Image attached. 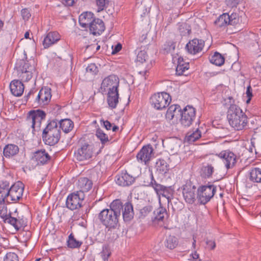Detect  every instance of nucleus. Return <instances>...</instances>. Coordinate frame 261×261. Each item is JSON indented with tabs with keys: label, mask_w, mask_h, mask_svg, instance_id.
<instances>
[{
	"label": "nucleus",
	"mask_w": 261,
	"mask_h": 261,
	"mask_svg": "<svg viewBox=\"0 0 261 261\" xmlns=\"http://www.w3.org/2000/svg\"><path fill=\"white\" fill-rule=\"evenodd\" d=\"M30 33L29 32H26L24 34V38L26 39L29 38Z\"/></svg>",
	"instance_id": "338daca9"
},
{
	"label": "nucleus",
	"mask_w": 261,
	"mask_h": 261,
	"mask_svg": "<svg viewBox=\"0 0 261 261\" xmlns=\"http://www.w3.org/2000/svg\"><path fill=\"white\" fill-rule=\"evenodd\" d=\"M60 40V35L57 32L48 33L44 38L43 45L45 48L49 47L50 45L56 43Z\"/></svg>",
	"instance_id": "b1692460"
},
{
	"label": "nucleus",
	"mask_w": 261,
	"mask_h": 261,
	"mask_svg": "<svg viewBox=\"0 0 261 261\" xmlns=\"http://www.w3.org/2000/svg\"><path fill=\"white\" fill-rule=\"evenodd\" d=\"M216 187L213 185L200 186L197 190V199L201 204L207 203L215 195Z\"/></svg>",
	"instance_id": "423d86ee"
},
{
	"label": "nucleus",
	"mask_w": 261,
	"mask_h": 261,
	"mask_svg": "<svg viewBox=\"0 0 261 261\" xmlns=\"http://www.w3.org/2000/svg\"><path fill=\"white\" fill-rule=\"evenodd\" d=\"M51 97L50 88L45 87L40 90L36 100L40 105H45L49 102Z\"/></svg>",
	"instance_id": "6ab92c4d"
},
{
	"label": "nucleus",
	"mask_w": 261,
	"mask_h": 261,
	"mask_svg": "<svg viewBox=\"0 0 261 261\" xmlns=\"http://www.w3.org/2000/svg\"><path fill=\"white\" fill-rule=\"evenodd\" d=\"M210 61L211 63L216 66H221L222 65L225 61L224 57L220 53L216 52L210 58Z\"/></svg>",
	"instance_id": "473e14b6"
},
{
	"label": "nucleus",
	"mask_w": 261,
	"mask_h": 261,
	"mask_svg": "<svg viewBox=\"0 0 261 261\" xmlns=\"http://www.w3.org/2000/svg\"><path fill=\"white\" fill-rule=\"evenodd\" d=\"M120 204L122 206L121 211L124 221L125 222L130 221L134 218V216L132 204L129 202H127L123 204L121 200Z\"/></svg>",
	"instance_id": "aec40b11"
},
{
	"label": "nucleus",
	"mask_w": 261,
	"mask_h": 261,
	"mask_svg": "<svg viewBox=\"0 0 261 261\" xmlns=\"http://www.w3.org/2000/svg\"><path fill=\"white\" fill-rule=\"evenodd\" d=\"M84 199V194L82 192L70 194L66 199L67 207L71 210H74L81 207L82 202Z\"/></svg>",
	"instance_id": "f8f14e48"
},
{
	"label": "nucleus",
	"mask_w": 261,
	"mask_h": 261,
	"mask_svg": "<svg viewBox=\"0 0 261 261\" xmlns=\"http://www.w3.org/2000/svg\"><path fill=\"white\" fill-rule=\"evenodd\" d=\"M59 124L60 129H62V130L65 133H67L71 130L73 127V122L70 119H62L58 122Z\"/></svg>",
	"instance_id": "c756f323"
},
{
	"label": "nucleus",
	"mask_w": 261,
	"mask_h": 261,
	"mask_svg": "<svg viewBox=\"0 0 261 261\" xmlns=\"http://www.w3.org/2000/svg\"><path fill=\"white\" fill-rule=\"evenodd\" d=\"M151 180L150 184L155 190L156 194L159 195H164L165 191H167V187L161 184H158L156 181L153 179V175L151 174Z\"/></svg>",
	"instance_id": "2f4dec72"
},
{
	"label": "nucleus",
	"mask_w": 261,
	"mask_h": 261,
	"mask_svg": "<svg viewBox=\"0 0 261 261\" xmlns=\"http://www.w3.org/2000/svg\"><path fill=\"white\" fill-rule=\"evenodd\" d=\"M21 15L24 20H28L31 16L30 11L27 9H23L21 10Z\"/></svg>",
	"instance_id": "603ef678"
},
{
	"label": "nucleus",
	"mask_w": 261,
	"mask_h": 261,
	"mask_svg": "<svg viewBox=\"0 0 261 261\" xmlns=\"http://www.w3.org/2000/svg\"><path fill=\"white\" fill-rule=\"evenodd\" d=\"M96 136L100 140L102 144H105L109 141L107 135L100 129H98L96 130Z\"/></svg>",
	"instance_id": "79ce46f5"
},
{
	"label": "nucleus",
	"mask_w": 261,
	"mask_h": 261,
	"mask_svg": "<svg viewBox=\"0 0 261 261\" xmlns=\"http://www.w3.org/2000/svg\"><path fill=\"white\" fill-rule=\"evenodd\" d=\"M82 243L75 240L74 236L71 233L68 237L67 241V246L70 248H75L80 247Z\"/></svg>",
	"instance_id": "ea45409f"
},
{
	"label": "nucleus",
	"mask_w": 261,
	"mask_h": 261,
	"mask_svg": "<svg viewBox=\"0 0 261 261\" xmlns=\"http://www.w3.org/2000/svg\"><path fill=\"white\" fill-rule=\"evenodd\" d=\"M93 153V147L88 143H84L74 152L75 159L79 161H83L91 159Z\"/></svg>",
	"instance_id": "9d476101"
},
{
	"label": "nucleus",
	"mask_w": 261,
	"mask_h": 261,
	"mask_svg": "<svg viewBox=\"0 0 261 261\" xmlns=\"http://www.w3.org/2000/svg\"><path fill=\"white\" fill-rule=\"evenodd\" d=\"M19 152L17 145L9 144L5 146L3 149V154L6 158H9L17 154Z\"/></svg>",
	"instance_id": "bb28decb"
},
{
	"label": "nucleus",
	"mask_w": 261,
	"mask_h": 261,
	"mask_svg": "<svg viewBox=\"0 0 261 261\" xmlns=\"http://www.w3.org/2000/svg\"><path fill=\"white\" fill-rule=\"evenodd\" d=\"M196 187L191 183H187L182 186V195L186 202L193 203L196 199Z\"/></svg>",
	"instance_id": "4468645a"
},
{
	"label": "nucleus",
	"mask_w": 261,
	"mask_h": 261,
	"mask_svg": "<svg viewBox=\"0 0 261 261\" xmlns=\"http://www.w3.org/2000/svg\"><path fill=\"white\" fill-rule=\"evenodd\" d=\"M139 13L141 17L144 16L148 11L145 6L141 5L138 7Z\"/></svg>",
	"instance_id": "3c124183"
},
{
	"label": "nucleus",
	"mask_w": 261,
	"mask_h": 261,
	"mask_svg": "<svg viewBox=\"0 0 261 261\" xmlns=\"http://www.w3.org/2000/svg\"><path fill=\"white\" fill-rule=\"evenodd\" d=\"M61 137V131L58 121L52 120L46 125L42 133L43 141L45 144L53 146L57 144Z\"/></svg>",
	"instance_id": "20e7f679"
},
{
	"label": "nucleus",
	"mask_w": 261,
	"mask_h": 261,
	"mask_svg": "<svg viewBox=\"0 0 261 261\" xmlns=\"http://www.w3.org/2000/svg\"><path fill=\"white\" fill-rule=\"evenodd\" d=\"M153 149L150 144L144 146L137 155L138 161L147 164L153 156Z\"/></svg>",
	"instance_id": "2eb2a0df"
},
{
	"label": "nucleus",
	"mask_w": 261,
	"mask_h": 261,
	"mask_svg": "<svg viewBox=\"0 0 261 261\" xmlns=\"http://www.w3.org/2000/svg\"><path fill=\"white\" fill-rule=\"evenodd\" d=\"M252 90L251 87L249 85L247 88L246 95L248 97L251 98L252 97Z\"/></svg>",
	"instance_id": "052dcab7"
},
{
	"label": "nucleus",
	"mask_w": 261,
	"mask_h": 261,
	"mask_svg": "<svg viewBox=\"0 0 261 261\" xmlns=\"http://www.w3.org/2000/svg\"><path fill=\"white\" fill-rule=\"evenodd\" d=\"M76 0H62L63 4L67 6H72Z\"/></svg>",
	"instance_id": "4d7b16f0"
},
{
	"label": "nucleus",
	"mask_w": 261,
	"mask_h": 261,
	"mask_svg": "<svg viewBox=\"0 0 261 261\" xmlns=\"http://www.w3.org/2000/svg\"><path fill=\"white\" fill-rule=\"evenodd\" d=\"M4 26V22L3 21L0 20V30L2 29Z\"/></svg>",
	"instance_id": "774afa93"
},
{
	"label": "nucleus",
	"mask_w": 261,
	"mask_h": 261,
	"mask_svg": "<svg viewBox=\"0 0 261 261\" xmlns=\"http://www.w3.org/2000/svg\"><path fill=\"white\" fill-rule=\"evenodd\" d=\"M227 117L229 124L237 130H242L247 123V117L242 110L237 105L233 103L227 111Z\"/></svg>",
	"instance_id": "7ed1b4c3"
},
{
	"label": "nucleus",
	"mask_w": 261,
	"mask_h": 261,
	"mask_svg": "<svg viewBox=\"0 0 261 261\" xmlns=\"http://www.w3.org/2000/svg\"><path fill=\"white\" fill-rule=\"evenodd\" d=\"M200 137L201 133L198 129H197L193 132H188L186 135V140L189 143H192L200 138Z\"/></svg>",
	"instance_id": "f704fd0d"
},
{
	"label": "nucleus",
	"mask_w": 261,
	"mask_h": 261,
	"mask_svg": "<svg viewBox=\"0 0 261 261\" xmlns=\"http://www.w3.org/2000/svg\"><path fill=\"white\" fill-rule=\"evenodd\" d=\"M191 256H192L193 259L194 260H196V259L199 258V254L196 252H195L194 253H192L191 254Z\"/></svg>",
	"instance_id": "680f3d73"
},
{
	"label": "nucleus",
	"mask_w": 261,
	"mask_h": 261,
	"mask_svg": "<svg viewBox=\"0 0 261 261\" xmlns=\"http://www.w3.org/2000/svg\"><path fill=\"white\" fill-rule=\"evenodd\" d=\"M21 182H17L12 185L9 190V199L10 201H16L22 197L23 187Z\"/></svg>",
	"instance_id": "dca6fc26"
},
{
	"label": "nucleus",
	"mask_w": 261,
	"mask_h": 261,
	"mask_svg": "<svg viewBox=\"0 0 261 261\" xmlns=\"http://www.w3.org/2000/svg\"><path fill=\"white\" fill-rule=\"evenodd\" d=\"M89 28L90 32L94 35L101 34L105 30L103 21L99 18H95Z\"/></svg>",
	"instance_id": "4be33fe9"
},
{
	"label": "nucleus",
	"mask_w": 261,
	"mask_h": 261,
	"mask_svg": "<svg viewBox=\"0 0 261 261\" xmlns=\"http://www.w3.org/2000/svg\"><path fill=\"white\" fill-rule=\"evenodd\" d=\"M100 45H97L95 44H91L88 45L86 47V49L95 50V51L98 50L100 49Z\"/></svg>",
	"instance_id": "6e6d98bb"
},
{
	"label": "nucleus",
	"mask_w": 261,
	"mask_h": 261,
	"mask_svg": "<svg viewBox=\"0 0 261 261\" xmlns=\"http://www.w3.org/2000/svg\"><path fill=\"white\" fill-rule=\"evenodd\" d=\"M95 18L92 13L86 12L80 15L79 21L81 27L89 28Z\"/></svg>",
	"instance_id": "5701e85b"
},
{
	"label": "nucleus",
	"mask_w": 261,
	"mask_h": 261,
	"mask_svg": "<svg viewBox=\"0 0 261 261\" xmlns=\"http://www.w3.org/2000/svg\"><path fill=\"white\" fill-rule=\"evenodd\" d=\"M122 206L120 200H114L110 205V208L104 209L98 215L101 223L109 229L116 228L121 215Z\"/></svg>",
	"instance_id": "f257e3e1"
},
{
	"label": "nucleus",
	"mask_w": 261,
	"mask_h": 261,
	"mask_svg": "<svg viewBox=\"0 0 261 261\" xmlns=\"http://www.w3.org/2000/svg\"><path fill=\"white\" fill-rule=\"evenodd\" d=\"M180 112V109L178 105H172L168 109L166 114V118L168 120H171L173 119L176 113Z\"/></svg>",
	"instance_id": "72a5a7b5"
},
{
	"label": "nucleus",
	"mask_w": 261,
	"mask_h": 261,
	"mask_svg": "<svg viewBox=\"0 0 261 261\" xmlns=\"http://www.w3.org/2000/svg\"><path fill=\"white\" fill-rule=\"evenodd\" d=\"M118 129H119L118 126H117L116 125H114L112 126V130L114 132L117 131L118 130Z\"/></svg>",
	"instance_id": "0e129e2a"
},
{
	"label": "nucleus",
	"mask_w": 261,
	"mask_h": 261,
	"mask_svg": "<svg viewBox=\"0 0 261 261\" xmlns=\"http://www.w3.org/2000/svg\"><path fill=\"white\" fill-rule=\"evenodd\" d=\"M182 59L181 60L180 58H179L176 69V74L178 75L183 74L185 71L189 69V64L186 63H182Z\"/></svg>",
	"instance_id": "58836bf2"
},
{
	"label": "nucleus",
	"mask_w": 261,
	"mask_h": 261,
	"mask_svg": "<svg viewBox=\"0 0 261 261\" xmlns=\"http://www.w3.org/2000/svg\"><path fill=\"white\" fill-rule=\"evenodd\" d=\"M240 17L236 13H223L220 15L215 21V24L218 28H221L227 25H235L239 23Z\"/></svg>",
	"instance_id": "0eeeda50"
},
{
	"label": "nucleus",
	"mask_w": 261,
	"mask_h": 261,
	"mask_svg": "<svg viewBox=\"0 0 261 261\" xmlns=\"http://www.w3.org/2000/svg\"><path fill=\"white\" fill-rule=\"evenodd\" d=\"M12 94L15 96H21L24 91V85L19 80H14L10 84Z\"/></svg>",
	"instance_id": "393cba45"
},
{
	"label": "nucleus",
	"mask_w": 261,
	"mask_h": 261,
	"mask_svg": "<svg viewBox=\"0 0 261 261\" xmlns=\"http://www.w3.org/2000/svg\"><path fill=\"white\" fill-rule=\"evenodd\" d=\"M0 217L3 219L5 223H8L12 225L16 231L23 229L27 225L25 220L18 217V218L11 217L10 214H8L7 208L4 203H0Z\"/></svg>",
	"instance_id": "39448f33"
},
{
	"label": "nucleus",
	"mask_w": 261,
	"mask_h": 261,
	"mask_svg": "<svg viewBox=\"0 0 261 261\" xmlns=\"http://www.w3.org/2000/svg\"><path fill=\"white\" fill-rule=\"evenodd\" d=\"M217 155L222 160L227 169L232 168L236 164L237 155L230 150L222 151Z\"/></svg>",
	"instance_id": "ddd939ff"
},
{
	"label": "nucleus",
	"mask_w": 261,
	"mask_h": 261,
	"mask_svg": "<svg viewBox=\"0 0 261 261\" xmlns=\"http://www.w3.org/2000/svg\"><path fill=\"white\" fill-rule=\"evenodd\" d=\"M156 164L157 170L161 174H165L169 170V165L167 163V162L164 160L159 159L156 162Z\"/></svg>",
	"instance_id": "c9c22d12"
},
{
	"label": "nucleus",
	"mask_w": 261,
	"mask_h": 261,
	"mask_svg": "<svg viewBox=\"0 0 261 261\" xmlns=\"http://www.w3.org/2000/svg\"><path fill=\"white\" fill-rule=\"evenodd\" d=\"M139 73L141 74H142L143 75L145 76L147 73V70H145L144 71H139Z\"/></svg>",
	"instance_id": "69168bd1"
},
{
	"label": "nucleus",
	"mask_w": 261,
	"mask_h": 261,
	"mask_svg": "<svg viewBox=\"0 0 261 261\" xmlns=\"http://www.w3.org/2000/svg\"><path fill=\"white\" fill-rule=\"evenodd\" d=\"M116 182L119 186L125 187L131 185L135 181V178L126 172H122L116 177Z\"/></svg>",
	"instance_id": "412c9836"
},
{
	"label": "nucleus",
	"mask_w": 261,
	"mask_h": 261,
	"mask_svg": "<svg viewBox=\"0 0 261 261\" xmlns=\"http://www.w3.org/2000/svg\"><path fill=\"white\" fill-rule=\"evenodd\" d=\"M4 261H18L17 255L13 252L7 253Z\"/></svg>",
	"instance_id": "de8ad7c7"
},
{
	"label": "nucleus",
	"mask_w": 261,
	"mask_h": 261,
	"mask_svg": "<svg viewBox=\"0 0 261 261\" xmlns=\"http://www.w3.org/2000/svg\"><path fill=\"white\" fill-rule=\"evenodd\" d=\"M150 100L154 108L157 110H162L169 105L171 99L167 93L161 92L154 94Z\"/></svg>",
	"instance_id": "6e6552de"
},
{
	"label": "nucleus",
	"mask_w": 261,
	"mask_h": 261,
	"mask_svg": "<svg viewBox=\"0 0 261 261\" xmlns=\"http://www.w3.org/2000/svg\"><path fill=\"white\" fill-rule=\"evenodd\" d=\"M152 207L151 205H147L141 208L140 211L139 218L143 219L147 217L152 212Z\"/></svg>",
	"instance_id": "37998d69"
},
{
	"label": "nucleus",
	"mask_w": 261,
	"mask_h": 261,
	"mask_svg": "<svg viewBox=\"0 0 261 261\" xmlns=\"http://www.w3.org/2000/svg\"><path fill=\"white\" fill-rule=\"evenodd\" d=\"M181 118L180 123L184 127H189L195 118V109L188 106L186 107L180 113Z\"/></svg>",
	"instance_id": "9b49d317"
},
{
	"label": "nucleus",
	"mask_w": 261,
	"mask_h": 261,
	"mask_svg": "<svg viewBox=\"0 0 261 261\" xmlns=\"http://www.w3.org/2000/svg\"><path fill=\"white\" fill-rule=\"evenodd\" d=\"M23 65L22 67V68L20 69V70H29V69L31 67H34V65H31V63H29L28 61L27 62H23Z\"/></svg>",
	"instance_id": "864d4df0"
},
{
	"label": "nucleus",
	"mask_w": 261,
	"mask_h": 261,
	"mask_svg": "<svg viewBox=\"0 0 261 261\" xmlns=\"http://www.w3.org/2000/svg\"><path fill=\"white\" fill-rule=\"evenodd\" d=\"M202 175L204 177L211 176L214 172V167L211 165L203 166L201 169Z\"/></svg>",
	"instance_id": "a19ab883"
},
{
	"label": "nucleus",
	"mask_w": 261,
	"mask_h": 261,
	"mask_svg": "<svg viewBox=\"0 0 261 261\" xmlns=\"http://www.w3.org/2000/svg\"><path fill=\"white\" fill-rule=\"evenodd\" d=\"M105 127L107 130H110L112 127V124L108 120L102 121Z\"/></svg>",
	"instance_id": "bf43d9fd"
},
{
	"label": "nucleus",
	"mask_w": 261,
	"mask_h": 261,
	"mask_svg": "<svg viewBox=\"0 0 261 261\" xmlns=\"http://www.w3.org/2000/svg\"><path fill=\"white\" fill-rule=\"evenodd\" d=\"M119 78L113 74L105 78L101 83V89L103 93H107V102L112 109H115L119 101Z\"/></svg>",
	"instance_id": "f03ea898"
},
{
	"label": "nucleus",
	"mask_w": 261,
	"mask_h": 261,
	"mask_svg": "<svg viewBox=\"0 0 261 261\" xmlns=\"http://www.w3.org/2000/svg\"><path fill=\"white\" fill-rule=\"evenodd\" d=\"M249 179L252 182L261 183V168H253L250 170Z\"/></svg>",
	"instance_id": "c85d7f7f"
},
{
	"label": "nucleus",
	"mask_w": 261,
	"mask_h": 261,
	"mask_svg": "<svg viewBox=\"0 0 261 261\" xmlns=\"http://www.w3.org/2000/svg\"><path fill=\"white\" fill-rule=\"evenodd\" d=\"M78 186L80 188L79 192H84L89 191L92 187V182L86 177H81L79 179Z\"/></svg>",
	"instance_id": "cd10ccee"
},
{
	"label": "nucleus",
	"mask_w": 261,
	"mask_h": 261,
	"mask_svg": "<svg viewBox=\"0 0 261 261\" xmlns=\"http://www.w3.org/2000/svg\"><path fill=\"white\" fill-rule=\"evenodd\" d=\"M45 113L40 110L31 111L27 116V123L34 130L40 127L41 121L45 117Z\"/></svg>",
	"instance_id": "1a4fd4ad"
},
{
	"label": "nucleus",
	"mask_w": 261,
	"mask_h": 261,
	"mask_svg": "<svg viewBox=\"0 0 261 261\" xmlns=\"http://www.w3.org/2000/svg\"><path fill=\"white\" fill-rule=\"evenodd\" d=\"M189 26L187 24H184L180 25L179 30L182 35H186L190 33L191 30L189 29Z\"/></svg>",
	"instance_id": "8fccbe9b"
},
{
	"label": "nucleus",
	"mask_w": 261,
	"mask_h": 261,
	"mask_svg": "<svg viewBox=\"0 0 261 261\" xmlns=\"http://www.w3.org/2000/svg\"><path fill=\"white\" fill-rule=\"evenodd\" d=\"M9 183L7 181L0 182V203H4L5 201L9 202Z\"/></svg>",
	"instance_id": "a878e982"
},
{
	"label": "nucleus",
	"mask_w": 261,
	"mask_h": 261,
	"mask_svg": "<svg viewBox=\"0 0 261 261\" xmlns=\"http://www.w3.org/2000/svg\"><path fill=\"white\" fill-rule=\"evenodd\" d=\"M148 59V55L145 50H140L137 54V63L142 64L145 62ZM139 65V64H138Z\"/></svg>",
	"instance_id": "c03bdc74"
},
{
	"label": "nucleus",
	"mask_w": 261,
	"mask_h": 261,
	"mask_svg": "<svg viewBox=\"0 0 261 261\" xmlns=\"http://www.w3.org/2000/svg\"><path fill=\"white\" fill-rule=\"evenodd\" d=\"M50 158V156L45 149H41L34 153L31 160L36 163L37 165H43L47 164Z\"/></svg>",
	"instance_id": "f3484780"
},
{
	"label": "nucleus",
	"mask_w": 261,
	"mask_h": 261,
	"mask_svg": "<svg viewBox=\"0 0 261 261\" xmlns=\"http://www.w3.org/2000/svg\"><path fill=\"white\" fill-rule=\"evenodd\" d=\"M34 67H31L29 70H21V72L19 73V77L21 80L27 82L32 77L33 72L35 71Z\"/></svg>",
	"instance_id": "e433bc0d"
},
{
	"label": "nucleus",
	"mask_w": 261,
	"mask_h": 261,
	"mask_svg": "<svg viewBox=\"0 0 261 261\" xmlns=\"http://www.w3.org/2000/svg\"><path fill=\"white\" fill-rule=\"evenodd\" d=\"M111 251L108 246L104 245L102 247V250L101 252V256L104 261H108V258L111 255Z\"/></svg>",
	"instance_id": "a18cd8bd"
},
{
	"label": "nucleus",
	"mask_w": 261,
	"mask_h": 261,
	"mask_svg": "<svg viewBox=\"0 0 261 261\" xmlns=\"http://www.w3.org/2000/svg\"><path fill=\"white\" fill-rule=\"evenodd\" d=\"M167 214L166 208L160 207L153 212V217L151 218L152 220L154 222L162 221Z\"/></svg>",
	"instance_id": "7c9ffc66"
},
{
	"label": "nucleus",
	"mask_w": 261,
	"mask_h": 261,
	"mask_svg": "<svg viewBox=\"0 0 261 261\" xmlns=\"http://www.w3.org/2000/svg\"><path fill=\"white\" fill-rule=\"evenodd\" d=\"M204 45V42L202 40L194 39L187 43L186 48L189 53L195 55L202 50Z\"/></svg>",
	"instance_id": "a211bd4d"
},
{
	"label": "nucleus",
	"mask_w": 261,
	"mask_h": 261,
	"mask_svg": "<svg viewBox=\"0 0 261 261\" xmlns=\"http://www.w3.org/2000/svg\"><path fill=\"white\" fill-rule=\"evenodd\" d=\"M196 237L195 236H193V242L192 243V246H193L194 248L195 247V245H196Z\"/></svg>",
	"instance_id": "e2e57ef3"
},
{
	"label": "nucleus",
	"mask_w": 261,
	"mask_h": 261,
	"mask_svg": "<svg viewBox=\"0 0 261 261\" xmlns=\"http://www.w3.org/2000/svg\"><path fill=\"white\" fill-rule=\"evenodd\" d=\"M177 238L172 236H168L165 242V245L170 249L174 248L177 245Z\"/></svg>",
	"instance_id": "4c0bfd02"
},
{
	"label": "nucleus",
	"mask_w": 261,
	"mask_h": 261,
	"mask_svg": "<svg viewBox=\"0 0 261 261\" xmlns=\"http://www.w3.org/2000/svg\"><path fill=\"white\" fill-rule=\"evenodd\" d=\"M86 71L87 72L96 74L98 72V68L95 64L91 63L87 67Z\"/></svg>",
	"instance_id": "09e8293b"
},
{
	"label": "nucleus",
	"mask_w": 261,
	"mask_h": 261,
	"mask_svg": "<svg viewBox=\"0 0 261 261\" xmlns=\"http://www.w3.org/2000/svg\"><path fill=\"white\" fill-rule=\"evenodd\" d=\"M96 2L98 7V12H100L107 7L109 0H96Z\"/></svg>",
	"instance_id": "49530a36"
},
{
	"label": "nucleus",
	"mask_w": 261,
	"mask_h": 261,
	"mask_svg": "<svg viewBox=\"0 0 261 261\" xmlns=\"http://www.w3.org/2000/svg\"><path fill=\"white\" fill-rule=\"evenodd\" d=\"M206 244L207 245L208 247H209L212 250L214 249L216 247L215 242L213 240H206Z\"/></svg>",
	"instance_id": "5fc2aeb1"
},
{
	"label": "nucleus",
	"mask_w": 261,
	"mask_h": 261,
	"mask_svg": "<svg viewBox=\"0 0 261 261\" xmlns=\"http://www.w3.org/2000/svg\"><path fill=\"white\" fill-rule=\"evenodd\" d=\"M122 48V45L121 44L118 43L116 45H115L114 49H113L112 54H115L119 51Z\"/></svg>",
	"instance_id": "13d9d810"
}]
</instances>
